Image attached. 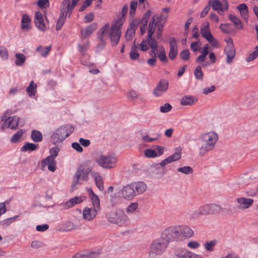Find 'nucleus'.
I'll return each instance as SVG.
<instances>
[{"label":"nucleus","instance_id":"obj_9","mask_svg":"<svg viewBox=\"0 0 258 258\" xmlns=\"http://www.w3.org/2000/svg\"><path fill=\"white\" fill-rule=\"evenodd\" d=\"M161 237L167 242L177 241L179 240V234L177 225L171 226L165 228L161 234Z\"/></svg>","mask_w":258,"mask_h":258},{"label":"nucleus","instance_id":"obj_23","mask_svg":"<svg viewBox=\"0 0 258 258\" xmlns=\"http://www.w3.org/2000/svg\"><path fill=\"white\" fill-rule=\"evenodd\" d=\"M85 200V198L82 197H76L74 198L71 199L70 200L65 203L63 205V207L65 209H69L73 207L77 204H80Z\"/></svg>","mask_w":258,"mask_h":258},{"label":"nucleus","instance_id":"obj_25","mask_svg":"<svg viewBox=\"0 0 258 258\" xmlns=\"http://www.w3.org/2000/svg\"><path fill=\"white\" fill-rule=\"evenodd\" d=\"M88 194L93 204V207L100 210V200L98 197L95 194L91 188L88 189Z\"/></svg>","mask_w":258,"mask_h":258},{"label":"nucleus","instance_id":"obj_36","mask_svg":"<svg viewBox=\"0 0 258 258\" xmlns=\"http://www.w3.org/2000/svg\"><path fill=\"white\" fill-rule=\"evenodd\" d=\"M211 6L214 11H223V4L219 0L211 1Z\"/></svg>","mask_w":258,"mask_h":258},{"label":"nucleus","instance_id":"obj_5","mask_svg":"<svg viewBox=\"0 0 258 258\" xmlns=\"http://www.w3.org/2000/svg\"><path fill=\"white\" fill-rule=\"evenodd\" d=\"M91 170L86 164L80 165L74 176L72 183V188L75 189L77 185L81 184V181H87L89 179V173Z\"/></svg>","mask_w":258,"mask_h":258},{"label":"nucleus","instance_id":"obj_8","mask_svg":"<svg viewBox=\"0 0 258 258\" xmlns=\"http://www.w3.org/2000/svg\"><path fill=\"white\" fill-rule=\"evenodd\" d=\"M60 151L59 148L55 146L49 150L50 155L46 158L43 159L41 161V166L43 168L48 166V169L52 172H54L56 169V161L55 158L57 156Z\"/></svg>","mask_w":258,"mask_h":258},{"label":"nucleus","instance_id":"obj_43","mask_svg":"<svg viewBox=\"0 0 258 258\" xmlns=\"http://www.w3.org/2000/svg\"><path fill=\"white\" fill-rule=\"evenodd\" d=\"M217 243V240L215 239L206 242L204 244V248L208 251H212Z\"/></svg>","mask_w":258,"mask_h":258},{"label":"nucleus","instance_id":"obj_18","mask_svg":"<svg viewBox=\"0 0 258 258\" xmlns=\"http://www.w3.org/2000/svg\"><path fill=\"white\" fill-rule=\"evenodd\" d=\"M236 201L238 204L237 206L238 209L241 210H245L249 208L253 203V200L252 199L243 197L237 198Z\"/></svg>","mask_w":258,"mask_h":258},{"label":"nucleus","instance_id":"obj_29","mask_svg":"<svg viewBox=\"0 0 258 258\" xmlns=\"http://www.w3.org/2000/svg\"><path fill=\"white\" fill-rule=\"evenodd\" d=\"M69 0H63L61 3L60 8L59 15L67 16L70 17Z\"/></svg>","mask_w":258,"mask_h":258},{"label":"nucleus","instance_id":"obj_60","mask_svg":"<svg viewBox=\"0 0 258 258\" xmlns=\"http://www.w3.org/2000/svg\"><path fill=\"white\" fill-rule=\"evenodd\" d=\"M135 32L131 30L130 29H127L125 35V39L126 41H129L132 39L133 37L135 36Z\"/></svg>","mask_w":258,"mask_h":258},{"label":"nucleus","instance_id":"obj_31","mask_svg":"<svg viewBox=\"0 0 258 258\" xmlns=\"http://www.w3.org/2000/svg\"><path fill=\"white\" fill-rule=\"evenodd\" d=\"M16 59L15 61V64L18 67L22 66L26 61V56L21 53H17L15 55Z\"/></svg>","mask_w":258,"mask_h":258},{"label":"nucleus","instance_id":"obj_10","mask_svg":"<svg viewBox=\"0 0 258 258\" xmlns=\"http://www.w3.org/2000/svg\"><path fill=\"white\" fill-rule=\"evenodd\" d=\"M109 28V25L107 24L101 27L97 32V38L100 40V42L96 46V49L98 51L103 49L106 45V42L104 40L105 35L107 34L108 37L110 39L109 37V33L110 32Z\"/></svg>","mask_w":258,"mask_h":258},{"label":"nucleus","instance_id":"obj_39","mask_svg":"<svg viewBox=\"0 0 258 258\" xmlns=\"http://www.w3.org/2000/svg\"><path fill=\"white\" fill-rule=\"evenodd\" d=\"M158 58L160 61L163 62H167L168 59L166 54V51L164 48L163 46L160 47V50L157 52Z\"/></svg>","mask_w":258,"mask_h":258},{"label":"nucleus","instance_id":"obj_32","mask_svg":"<svg viewBox=\"0 0 258 258\" xmlns=\"http://www.w3.org/2000/svg\"><path fill=\"white\" fill-rule=\"evenodd\" d=\"M237 8L239 11L241 16L244 19H247L248 17V10L246 5L245 4H241Z\"/></svg>","mask_w":258,"mask_h":258},{"label":"nucleus","instance_id":"obj_51","mask_svg":"<svg viewBox=\"0 0 258 258\" xmlns=\"http://www.w3.org/2000/svg\"><path fill=\"white\" fill-rule=\"evenodd\" d=\"M138 203L136 202L132 203L126 208V212L127 214L134 213L138 208Z\"/></svg>","mask_w":258,"mask_h":258},{"label":"nucleus","instance_id":"obj_22","mask_svg":"<svg viewBox=\"0 0 258 258\" xmlns=\"http://www.w3.org/2000/svg\"><path fill=\"white\" fill-rule=\"evenodd\" d=\"M198 101V99L193 96L185 95L183 96L180 100V104L182 105L191 106L196 103Z\"/></svg>","mask_w":258,"mask_h":258},{"label":"nucleus","instance_id":"obj_56","mask_svg":"<svg viewBox=\"0 0 258 258\" xmlns=\"http://www.w3.org/2000/svg\"><path fill=\"white\" fill-rule=\"evenodd\" d=\"M189 51L188 49H186L182 51L180 54V57L183 60H187L189 58Z\"/></svg>","mask_w":258,"mask_h":258},{"label":"nucleus","instance_id":"obj_55","mask_svg":"<svg viewBox=\"0 0 258 258\" xmlns=\"http://www.w3.org/2000/svg\"><path fill=\"white\" fill-rule=\"evenodd\" d=\"M158 18V16H154L151 20L150 21L149 24V27L148 29L151 31H153L155 32L156 26V23H155L156 19H157Z\"/></svg>","mask_w":258,"mask_h":258},{"label":"nucleus","instance_id":"obj_58","mask_svg":"<svg viewBox=\"0 0 258 258\" xmlns=\"http://www.w3.org/2000/svg\"><path fill=\"white\" fill-rule=\"evenodd\" d=\"M146 41L151 48H152V47L158 48V42L154 37L147 39Z\"/></svg>","mask_w":258,"mask_h":258},{"label":"nucleus","instance_id":"obj_7","mask_svg":"<svg viewBox=\"0 0 258 258\" xmlns=\"http://www.w3.org/2000/svg\"><path fill=\"white\" fill-rule=\"evenodd\" d=\"M108 221L113 224L121 226L129 220L123 211L118 209L114 211H111L106 214Z\"/></svg>","mask_w":258,"mask_h":258},{"label":"nucleus","instance_id":"obj_46","mask_svg":"<svg viewBox=\"0 0 258 258\" xmlns=\"http://www.w3.org/2000/svg\"><path fill=\"white\" fill-rule=\"evenodd\" d=\"M144 154L146 157L151 158L158 156L157 153L154 150L151 149H148L144 151Z\"/></svg>","mask_w":258,"mask_h":258},{"label":"nucleus","instance_id":"obj_49","mask_svg":"<svg viewBox=\"0 0 258 258\" xmlns=\"http://www.w3.org/2000/svg\"><path fill=\"white\" fill-rule=\"evenodd\" d=\"M177 171L185 174H190L192 173V168L188 166L180 167L177 169Z\"/></svg>","mask_w":258,"mask_h":258},{"label":"nucleus","instance_id":"obj_19","mask_svg":"<svg viewBox=\"0 0 258 258\" xmlns=\"http://www.w3.org/2000/svg\"><path fill=\"white\" fill-rule=\"evenodd\" d=\"M170 50L168 54L169 57L173 60L175 58L177 54V45L176 39L174 37H171L169 40Z\"/></svg>","mask_w":258,"mask_h":258},{"label":"nucleus","instance_id":"obj_28","mask_svg":"<svg viewBox=\"0 0 258 258\" xmlns=\"http://www.w3.org/2000/svg\"><path fill=\"white\" fill-rule=\"evenodd\" d=\"M201 34L202 36L207 40H209L210 38H212L213 35L210 31L209 23H207L202 27Z\"/></svg>","mask_w":258,"mask_h":258},{"label":"nucleus","instance_id":"obj_52","mask_svg":"<svg viewBox=\"0 0 258 258\" xmlns=\"http://www.w3.org/2000/svg\"><path fill=\"white\" fill-rule=\"evenodd\" d=\"M151 15V11L148 10L146 13L144 15L141 21V23L144 26H147L148 20Z\"/></svg>","mask_w":258,"mask_h":258},{"label":"nucleus","instance_id":"obj_48","mask_svg":"<svg viewBox=\"0 0 258 258\" xmlns=\"http://www.w3.org/2000/svg\"><path fill=\"white\" fill-rule=\"evenodd\" d=\"M63 231H70L76 228L75 225L71 221H67L63 224Z\"/></svg>","mask_w":258,"mask_h":258},{"label":"nucleus","instance_id":"obj_27","mask_svg":"<svg viewBox=\"0 0 258 258\" xmlns=\"http://www.w3.org/2000/svg\"><path fill=\"white\" fill-rule=\"evenodd\" d=\"M179 258H203L200 255L196 254L187 250H183L176 254Z\"/></svg>","mask_w":258,"mask_h":258},{"label":"nucleus","instance_id":"obj_50","mask_svg":"<svg viewBox=\"0 0 258 258\" xmlns=\"http://www.w3.org/2000/svg\"><path fill=\"white\" fill-rule=\"evenodd\" d=\"M36 84H34L33 81H31L27 88L26 91L29 96H32L35 95V92H34V89L36 88Z\"/></svg>","mask_w":258,"mask_h":258},{"label":"nucleus","instance_id":"obj_17","mask_svg":"<svg viewBox=\"0 0 258 258\" xmlns=\"http://www.w3.org/2000/svg\"><path fill=\"white\" fill-rule=\"evenodd\" d=\"M35 25L37 29L42 32L46 30V27L44 23V20L42 14L39 12H35L34 17Z\"/></svg>","mask_w":258,"mask_h":258},{"label":"nucleus","instance_id":"obj_3","mask_svg":"<svg viewBox=\"0 0 258 258\" xmlns=\"http://www.w3.org/2000/svg\"><path fill=\"white\" fill-rule=\"evenodd\" d=\"M118 157L114 153L106 155L102 153H98L95 157V162L103 169H110L115 167Z\"/></svg>","mask_w":258,"mask_h":258},{"label":"nucleus","instance_id":"obj_16","mask_svg":"<svg viewBox=\"0 0 258 258\" xmlns=\"http://www.w3.org/2000/svg\"><path fill=\"white\" fill-rule=\"evenodd\" d=\"M121 195L126 200H131L136 197L131 183L123 187L121 190Z\"/></svg>","mask_w":258,"mask_h":258},{"label":"nucleus","instance_id":"obj_20","mask_svg":"<svg viewBox=\"0 0 258 258\" xmlns=\"http://www.w3.org/2000/svg\"><path fill=\"white\" fill-rule=\"evenodd\" d=\"M136 196L144 193L147 189V185L142 181L135 182L131 183Z\"/></svg>","mask_w":258,"mask_h":258},{"label":"nucleus","instance_id":"obj_44","mask_svg":"<svg viewBox=\"0 0 258 258\" xmlns=\"http://www.w3.org/2000/svg\"><path fill=\"white\" fill-rule=\"evenodd\" d=\"M23 134V131L22 129L19 130L16 133H15L11 138V142L12 143H17L20 141V138Z\"/></svg>","mask_w":258,"mask_h":258},{"label":"nucleus","instance_id":"obj_34","mask_svg":"<svg viewBox=\"0 0 258 258\" xmlns=\"http://www.w3.org/2000/svg\"><path fill=\"white\" fill-rule=\"evenodd\" d=\"M229 19L230 21H231L235 25V27L238 29H242L243 28L242 24L241 23V22L240 21V19L236 17V16L230 14L229 15Z\"/></svg>","mask_w":258,"mask_h":258},{"label":"nucleus","instance_id":"obj_41","mask_svg":"<svg viewBox=\"0 0 258 258\" xmlns=\"http://www.w3.org/2000/svg\"><path fill=\"white\" fill-rule=\"evenodd\" d=\"M181 158V150L178 149L176 152L173 155L167 157L169 163H171L174 161H176L180 159Z\"/></svg>","mask_w":258,"mask_h":258},{"label":"nucleus","instance_id":"obj_13","mask_svg":"<svg viewBox=\"0 0 258 258\" xmlns=\"http://www.w3.org/2000/svg\"><path fill=\"white\" fill-rule=\"evenodd\" d=\"M179 234V240L183 237L190 238L194 235V231L188 226L185 225H177Z\"/></svg>","mask_w":258,"mask_h":258},{"label":"nucleus","instance_id":"obj_62","mask_svg":"<svg viewBox=\"0 0 258 258\" xmlns=\"http://www.w3.org/2000/svg\"><path fill=\"white\" fill-rule=\"evenodd\" d=\"M211 1H209L208 5L205 7L201 13V17L203 18L206 16L211 8Z\"/></svg>","mask_w":258,"mask_h":258},{"label":"nucleus","instance_id":"obj_37","mask_svg":"<svg viewBox=\"0 0 258 258\" xmlns=\"http://www.w3.org/2000/svg\"><path fill=\"white\" fill-rule=\"evenodd\" d=\"M51 48V46H46L44 48H42V47L40 45L37 47L36 50V51L40 52L41 56L45 57L48 54Z\"/></svg>","mask_w":258,"mask_h":258},{"label":"nucleus","instance_id":"obj_61","mask_svg":"<svg viewBox=\"0 0 258 258\" xmlns=\"http://www.w3.org/2000/svg\"><path fill=\"white\" fill-rule=\"evenodd\" d=\"M146 40L143 39L142 42L138 45V47L143 51H146L149 49V47L147 45Z\"/></svg>","mask_w":258,"mask_h":258},{"label":"nucleus","instance_id":"obj_35","mask_svg":"<svg viewBox=\"0 0 258 258\" xmlns=\"http://www.w3.org/2000/svg\"><path fill=\"white\" fill-rule=\"evenodd\" d=\"M31 137L35 142H39L42 140V135L38 131L33 130L31 132Z\"/></svg>","mask_w":258,"mask_h":258},{"label":"nucleus","instance_id":"obj_21","mask_svg":"<svg viewBox=\"0 0 258 258\" xmlns=\"http://www.w3.org/2000/svg\"><path fill=\"white\" fill-rule=\"evenodd\" d=\"M208 215H210L209 206V205H205L195 211L192 214V216L194 218H198L202 215L206 216Z\"/></svg>","mask_w":258,"mask_h":258},{"label":"nucleus","instance_id":"obj_33","mask_svg":"<svg viewBox=\"0 0 258 258\" xmlns=\"http://www.w3.org/2000/svg\"><path fill=\"white\" fill-rule=\"evenodd\" d=\"M38 148V145H35L33 143H30L29 142H27L24 144V145L23 147H21V151H33L36 150Z\"/></svg>","mask_w":258,"mask_h":258},{"label":"nucleus","instance_id":"obj_11","mask_svg":"<svg viewBox=\"0 0 258 258\" xmlns=\"http://www.w3.org/2000/svg\"><path fill=\"white\" fill-rule=\"evenodd\" d=\"M224 53L226 55L227 63L230 64L235 56V49L233 40L231 38H229L227 41V45L225 48Z\"/></svg>","mask_w":258,"mask_h":258},{"label":"nucleus","instance_id":"obj_53","mask_svg":"<svg viewBox=\"0 0 258 258\" xmlns=\"http://www.w3.org/2000/svg\"><path fill=\"white\" fill-rule=\"evenodd\" d=\"M139 94L135 90H132L130 91L127 93V99L133 101L136 99L138 98Z\"/></svg>","mask_w":258,"mask_h":258},{"label":"nucleus","instance_id":"obj_24","mask_svg":"<svg viewBox=\"0 0 258 258\" xmlns=\"http://www.w3.org/2000/svg\"><path fill=\"white\" fill-rule=\"evenodd\" d=\"M97 27V24L94 23L87 26L86 28L81 30L82 37L86 38L89 37L93 31H94Z\"/></svg>","mask_w":258,"mask_h":258},{"label":"nucleus","instance_id":"obj_38","mask_svg":"<svg viewBox=\"0 0 258 258\" xmlns=\"http://www.w3.org/2000/svg\"><path fill=\"white\" fill-rule=\"evenodd\" d=\"M98 254L95 252H91L85 254L77 253L72 256V258H96Z\"/></svg>","mask_w":258,"mask_h":258},{"label":"nucleus","instance_id":"obj_1","mask_svg":"<svg viewBox=\"0 0 258 258\" xmlns=\"http://www.w3.org/2000/svg\"><path fill=\"white\" fill-rule=\"evenodd\" d=\"M218 138V134L214 131L200 134L199 139L201 145L199 148V155L203 156L209 151L213 150Z\"/></svg>","mask_w":258,"mask_h":258},{"label":"nucleus","instance_id":"obj_26","mask_svg":"<svg viewBox=\"0 0 258 258\" xmlns=\"http://www.w3.org/2000/svg\"><path fill=\"white\" fill-rule=\"evenodd\" d=\"M30 21L31 19L27 14H25L22 15V19L21 21V29L23 31H28L30 29Z\"/></svg>","mask_w":258,"mask_h":258},{"label":"nucleus","instance_id":"obj_42","mask_svg":"<svg viewBox=\"0 0 258 258\" xmlns=\"http://www.w3.org/2000/svg\"><path fill=\"white\" fill-rule=\"evenodd\" d=\"M67 16L59 15V17L57 19L56 25V30L58 31L60 30L66 21Z\"/></svg>","mask_w":258,"mask_h":258},{"label":"nucleus","instance_id":"obj_54","mask_svg":"<svg viewBox=\"0 0 258 258\" xmlns=\"http://www.w3.org/2000/svg\"><path fill=\"white\" fill-rule=\"evenodd\" d=\"M140 20L137 19H135L133 20L132 22L130 24L128 29H130L134 32H135L136 29L138 28Z\"/></svg>","mask_w":258,"mask_h":258},{"label":"nucleus","instance_id":"obj_2","mask_svg":"<svg viewBox=\"0 0 258 258\" xmlns=\"http://www.w3.org/2000/svg\"><path fill=\"white\" fill-rule=\"evenodd\" d=\"M127 11V6L124 5L121 10V17L114 22L111 25L109 33V37L112 46H116L119 41L121 34V27Z\"/></svg>","mask_w":258,"mask_h":258},{"label":"nucleus","instance_id":"obj_30","mask_svg":"<svg viewBox=\"0 0 258 258\" xmlns=\"http://www.w3.org/2000/svg\"><path fill=\"white\" fill-rule=\"evenodd\" d=\"M92 176L94 177L96 185L99 190L103 191L104 189L102 179L100 174L96 172H92Z\"/></svg>","mask_w":258,"mask_h":258},{"label":"nucleus","instance_id":"obj_45","mask_svg":"<svg viewBox=\"0 0 258 258\" xmlns=\"http://www.w3.org/2000/svg\"><path fill=\"white\" fill-rule=\"evenodd\" d=\"M89 41L87 40L83 43V44H79L78 45V48L80 53L82 54H84L86 51L89 48Z\"/></svg>","mask_w":258,"mask_h":258},{"label":"nucleus","instance_id":"obj_12","mask_svg":"<svg viewBox=\"0 0 258 258\" xmlns=\"http://www.w3.org/2000/svg\"><path fill=\"white\" fill-rule=\"evenodd\" d=\"M168 88V82L165 80H161L154 88L153 93L157 97L161 96Z\"/></svg>","mask_w":258,"mask_h":258},{"label":"nucleus","instance_id":"obj_40","mask_svg":"<svg viewBox=\"0 0 258 258\" xmlns=\"http://www.w3.org/2000/svg\"><path fill=\"white\" fill-rule=\"evenodd\" d=\"M209 206L210 215L217 214L222 210L221 207L216 204H209Z\"/></svg>","mask_w":258,"mask_h":258},{"label":"nucleus","instance_id":"obj_15","mask_svg":"<svg viewBox=\"0 0 258 258\" xmlns=\"http://www.w3.org/2000/svg\"><path fill=\"white\" fill-rule=\"evenodd\" d=\"M99 210L93 207L85 208L83 212V219L87 221H92L95 218Z\"/></svg>","mask_w":258,"mask_h":258},{"label":"nucleus","instance_id":"obj_4","mask_svg":"<svg viewBox=\"0 0 258 258\" xmlns=\"http://www.w3.org/2000/svg\"><path fill=\"white\" fill-rule=\"evenodd\" d=\"M74 131V128L71 124L62 125L56 130L51 136L50 141L56 145L62 142L69 137Z\"/></svg>","mask_w":258,"mask_h":258},{"label":"nucleus","instance_id":"obj_63","mask_svg":"<svg viewBox=\"0 0 258 258\" xmlns=\"http://www.w3.org/2000/svg\"><path fill=\"white\" fill-rule=\"evenodd\" d=\"M163 30V24H159L157 26V31L156 32V36L158 39H161L162 38V32Z\"/></svg>","mask_w":258,"mask_h":258},{"label":"nucleus","instance_id":"obj_59","mask_svg":"<svg viewBox=\"0 0 258 258\" xmlns=\"http://www.w3.org/2000/svg\"><path fill=\"white\" fill-rule=\"evenodd\" d=\"M258 194V186L255 187L248 189L246 191V195L249 197H253Z\"/></svg>","mask_w":258,"mask_h":258},{"label":"nucleus","instance_id":"obj_64","mask_svg":"<svg viewBox=\"0 0 258 258\" xmlns=\"http://www.w3.org/2000/svg\"><path fill=\"white\" fill-rule=\"evenodd\" d=\"M8 56L9 55L7 49L4 47L0 46V57L7 59Z\"/></svg>","mask_w":258,"mask_h":258},{"label":"nucleus","instance_id":"obj_14","mask_svg":"<svg viewBox=\"0 0 258 258\" xmlns=\"http://www.w3.org/2000/svg\"><path fill=\"white\" fill-rule=\"evenodd\" d=\"M19 118L17 116H13L9 117L3 123L2 128L4 130L5 128L10 127L11 129L15 130L18 126V122Z\"/></svg>","mask_w":258,"mask_h":258},{"label":"nucleus","instance_id":"obj_47","mask_svg":"<svg viewBox=\"0 0 258 258\" xmlns=\"http://www.w3.org/2000/svg\"><path fill=\"white\" fill-rule=\"evenodd\" d=\"M194 75L196 78L198 80H202L203 79L204 74L200 66L196 67L194 71Z\"/></svg>","mask_w":258,"mask_h":258},{"label":"nucleus","instance_id":"obj_57","mask_svg":"<svg viewBox=\"0 0 258 258\" xmlns=\"http://www.w3.org/2000/svg\"><path fill=\"white\" fill-rule=\"evenodd\" d=\"M172 106L169 103H165L160 106V110L162 113H167L171 110Z\"/></svg>","mask_w":258,"mask_h":258},{"label":"nucleus","instance_id":"obj_6","mask_svg":"<svg viewBox=\"0 0 258 258\" xmlns=\"http://www.w3.org/2000/svg\"><path fill=\"white\" fill-rule=\"evenodd\" d=\"M168 245L167 242L164 241L161 237L154 240L150 246L149 256L154 258L162 254L165 251Z\"/></svg>","mask_w":258,"mask_h":258}]
</instances>
